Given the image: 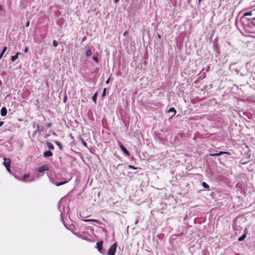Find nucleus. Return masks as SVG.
Returning <instances> with one entry per match:
<instances>
[{
	"instance_id": "36",
	"label": "nucleus",
	"mask_w": 255,
	"mask_h": 255,
	"mask_svg": "<svg viewBox=\"0 0 255 255\" xmlns=\"http://www.w3.org/2000/svg\"><path fill=\"white\" fill-rule=\"evenodd\" d=\"M2 9V7L1 5H0V10H1Z\"/></svg>"
},
{
	"instance_id": "19",
	"label": "nucleus",
	"mask_w": 255,
	"mask_h": 255,
	"mask_svg": "<svg viewBox=\"0 0 255 255\" xmlns=\"http://www.w3.org/2000/svg\"><path fill=\"white\" fill-rule=\"evenodd\" d=\"M53 46H54V47H57V46H58V42H57V41H56V40H54L53 41Z\"/></svg>"
},
{
	"instance_id": "16",
	"label": "nucleus",
	"mask_w": 255,
	"mask_h": 255,
	"mask_svg": "<svg viewBox=\"0 0 255 255\" xmlns=\"http://www.w3.org/2000/svg\"><path fill=\"white\" fill-rule=\"evenodd\" d=\"M97 93H96L92 97V100L95 102V103H96L97 100Z\"/></svg>"
},
{
	"instance_id": "18",
	"label": "nucleus",
	"mask_w": 255,
	"mask_h": 255,
	"mask_svg": "<svg viewBox=\"0 0 255 255\" xmlns=\"http://www.w3.org/2000/svg\"><path fill=\"white\" fill-rule=\"evenodd\" d=\"M86 54L87 56H90L92 54V51L90 50H88L86 51Z\"/></svg>"
},
{
	"instance_id": "22",
	"label": "nucleus",
	"mask_w": 255,
	"mask_h": 255,
	"mask_svg": "<svg viewBox=\"0 0 255 255\" xmlns=\"http://www.w3.org/2000/svg\"><path fill=\"white\" fill-rule=\"evenodd\" d=\"M93 59L96 62L98 61V58L97 56L93 57Z\"/></svg>"
},
{
	"instance_id": "32",
	"label": "nucleus",
	"mask_w": 255,
	"mask_h": 255,
	"mask_svg": "<svg viewBox=\"0 0 255 255\" xmlns=\"http://www.w3.org/2000/svg\"><path fill=\"white\" fill-rule=\"evenodd\" d=\"M67 97L66 96L64 97V102L65 103L66 102Z\"/></svg>"
},
{
	"instance_id": "15",
	"label": "nucleus",
	"mask_w": 255,
	"mask_h": 255,
	"mask_svg": "<svg viewBox=\"0 0 255 255\" xmlns=\"http://www.w3.org/2000/svg\"><path fill=\"white\" fill-rule=\"evenodd\" d=\"M253 14L252 11L246 12L244 13L243 16L245 17L247 16L252 15Z\"/></svg>"
},
{
	"instance_id": "11",
	"label": "nucleus",
	"mask_w": 255,
	"mask_h": 255,
	"mask_svg": "<svg viewBox=\"0 0 255 255\" xmlns=\"http://www.w3.org/2000/svg\"><path fill=\"white\" fill-rule=\"evenodd\" d=\"M52 153L51 151H46L44 153V155L46 157V156H51L52 155Z\"/></svg>"
},
{
	"instance_id": "35",
	"label": "nucleus",
	"mask_w": 255,
	"mask_h": 255,
	"mask_svg": "<svg viewBox=\"0 0 255 255\" xmlns=\"http://www.w3.org/2000/svg\"><path fill=\"white\" fill-rule=\"evenodd\" d=\"M128 31H125V32L124 33V35H126L128 34Z\"/></svg>"
},
{
	"instance_id": "21",
	"label": "nucleus",
	"mask_w": 255,
	"mask_h": 255,
	"mask_svg": "<svg viewBox=\"0 0 255 255\" xmlns=\"http://www.w3.org/2000/svg\"><path fill=\"white\" fill-rule=\"evenodd\" d=\"M29 176V174H25L23 176V180H24L26 178H28Z\"/></svg>"
},
{
	"instance_id": "20",
	"label": "nucleus",
	"mask_w": 255,
	"mask_h": 255,
	"mask_svg": "<svg viewBox=\"0 0 255 255\" xmlns=\"http://www.w3.org/2000/svg\"><path fill=\"white\" fill-rule=\"evenodd\" d=\"M128 168L129 169H137V167H134V166H132V165H129L128 166Z\"/></svg>"
},
{
	"instance_id": "27",
	"label": "nucleus",
	"mask_w": 255,
	"mask_h": 255,
	"mask_svg": "<svg viewBox=\"0 0 255 255\" xmlns=\"http://www.w3.org/2000/svg\"><path fill=\"white\" fill-rule=\"evenodd\" d=\"M29 23H30V21L28 20L25 24L26 27H28L29 25Z\"/></svg>"
},
{
	"instance_id": "24",
	"label": "nucleus",
	"mask_w": 255,
	"mask_h": 255,
	"mask_svg": "<svg viewBox=\"0 0 255 255\" xmlns=\"http://www.w3.org/2000/svg\"><path fill=\"white\" fill-rule=\"evenodd\" d=\"M46 126L48 128H50L51 126H52V124L51 123H47L46 124Z\"/></svg>"
},
{
	"instance_id": "4",
	"label": "nucleus",
	"mask_w": 255,
	"mask_h": 255,
	"mask_svg": "<svg viewBox=\"0 0 255 255\" xmlns=\"http://www.w3.org/2000/svg\"><path fill=\"white\" fill-rule=\"evenodd\" d=\"M103 241H101V242H98V243L96 244L97 249H98V250L100 252H101V251H102V248H103Z\"/></svg>"
},
{
	"instance_id": "34",
	"label": "nucleus",
	"mask_w": 255,
	"mask_h": 255,
	"mask_svg": "<svg viewBox=\"0 0 255 255\" xmlns=\"http://www.w3.org/2000/svg\"><path fill=\"white\" fill-rule=\"evenodd\" d=\"M157 37H158V39H160L161 38V35L159 34H157Z\"/></svg>"
},
{
	"instance_id": "38",
	"label": "nucleus",
	"mask_w": 255,
	"mask_h": 255,
	"mask_svg": "<svg viewBox=\"0 0 255 255\" xmlns=\"http://www.w3.org/2000/svg\"><path fill=\"white\" fill-rule=\"evenodd\" d=\"M55 143L58 144V143H60L58 141H56Z\"/></svg>"
},
{
	"instance_id": "8",
	"label": "nucleus",
	"mask_w": 255,
	"mask_h": 255,
	"mask_svg": "<svg viewBox=\"0 0 255 255\" xmlns=\"http://www.w3.org/2000/svg\"><path fill=\"white\" fill-rule=\"evenodd\" d=\"M85 222H95L97 223H99L100 221L97 219H86L84 220Z\"/></svg>"
},
{
	"instance_id": "9",
	"label": "nucleus",
	"mask_w": 255,
	"mask_h": 255,
	"mask_svg": "<svg viewBox=\"0 0 255 255\" xmlns=\"http://www.w3.org/2000/svg\"><path fill=\"white\" fill-rule=\"evenodd\" d=\"M20 54L19 52H17L15 55L12 56L11 57V60L12 62H14L18 57V55Z\"/></svg>"
},
{
	"instance_id": "1",
	"label": "nucleus",
	"mask_w": 255,
	"mask_h": 255,
	"mask_svg": "<svg viewBox=\"0 0 255 255\" xmlns=\"http://www.w3.org/2000/svg\"><path fill=\"white\" fill-rule=\"evenodd\" d=\"M117 244L115 243L112 245L108 252V255H115L116 249H117Z\"/></svg>"
},
{
	"instance_id": "37",
	"label": "nucleus",
	"mask_w": 255,
	"mask_h": 255,
	"mask_svg": "<svg viewBox=\"0 0 255 255\" xmlns=\"http://www.w3.org/2000/svg\"><path fill=\"white\" fill-rule=\"evenodd\" d=\"M119 0H115V2L117 3Z\"/></svg>"
},
{
	"instance_id": "25",
	"label": "nucleus",
	"mask_w": 255,
	"mask_h": 255,
	"mask_svg": "<svg viewBox=\"0 0 255 255\" xmlns=\"http://www.w3.org/2000/svg\"><path fill=\"white\" fill-rule=\"evenodd\" d=\"M28 51V47H25V48H24V51L25 53H27Z\"/></svg>"
},
{
	"instance_id": "26",
	"label": "nucleus",
	"mask_w": 255,
	"mask_h": 255,
	"mask_svg": "<svg viewBox=\"0 0 255 255\" xmlns=\"http://www.w3.org/2000/svg\"><path fill=\"white\" fill-rule=\"evenodd\" d=\"M49 145V148L51 149H54V147L53 146V144H48Z\"/></svg>"
},
{
	"instance_id": "14",
	"label": "nucleus",
	"mask_w": 255,
	"mask_h": 255,
	"mask_svg": "<svg viewBox=\"0 0 255 255\" xmlns=\"http://www.w3.org/2000/svg\"><path fill=\"white\" fill-rule=\"evenodd\" d=\"M168 112H173V116H174L176 113V110L174 109V108H171L169 109L168 110Z\"/></svg>"
},
{
	"instance_id": "7",
	"label": "nucleus",
	"mask_w": 255,
	"mask_h": 255,
	"mask_svg": "<svg viewBox=\"0 0 255 255\" xmlns=\"http://www.w3.org/2000/svg\"><path fill=\"white\" fill-rule=\"evenodd\" d=\"M0 114L2 116H4L7 114V110L5 107H2L0 111Z\"/></svg>"
},
{
	"instance_id": "6",
	"label": "nucleus",
	"mask_w": 255,
	"mask_h": 255,
	"mask_svg": "<svg viewBox=\"0 0 255 255\" xmlns=\"http://www.w3.org/2000/svg\"><path fill=\"white\" fill-rule=\"evenodd\" d=\"M120 147H121V149L122 150V151L126 154H127V155H129V154L128 152V151L127 150V149L126 148V147L123 145V144H121L120 145Z\"/></svg>"
},
{
	"instance_id": "3",
	"label": "nucleus",
	"mask_w": 255,
	"mask_h": 255,
	"mask_svg": "<svg viewBox=\"0 0 255 255\" xmlns=\"http://www.w3.org/2000/svg\"><path fill=\"white\" fill-rule=\"evenodd\" d=\"M3 165L5 167H8L9 166H10V159L9 158H4Z\"/></svg>"
},
{
	"instance_id": "10",
	"label": "nucleus",
	"mask_w": 255,
	"mask_h": 255,
	"mask_svg": "<svg viewBox=\"0 0 255 255\" xmlns=\"http://www.w3.org/2000/svg\"><path fill=\"white\" fill-rule=\"evenodd\" d=\"M247 237V233L244 234L241 237L238 239L239 241H244Z\"/></svg>"
},
{
	"instance_id": "17",
	"label": "nucleus",
	"mask_w": 255,
	"mask_h": 255,
	"mask_svg": "<svg viewBox=\"0 0 255 255\" xmlns=\"http://www.w3.org/2000/svg\"><path fill=\"white\" fill-rule=\"evenodd\" d=\"M202 185L205 188H209V186L205 182H202Z\"/></svg>"
},
{
	"instance_id": "13",
	"label": "nucleus",
	"mask_w": 255,
	"mask_h": 255,
	"mask_svg": "<svg viewBox=\"0 0 255 255\" xmlns=\"http://www.w3.org/2000/svg\"><path fill=\"white\" fill-rule=\"evenodd\" d=\"M7 50V47H4L3 48V49L0 54V59L2 58L3 54L5 52V51H6Z\"/></svg>"
},
{
	"instance_id": "30",
	"label": "nucleus",
	"mask_w": 255,
	"mask_h": 255,
	"mask_svg": "<svg viewBox=\"0 0 255 255\" xmlns=\"http://www.w3.org/2000/svg\"><path fill=\"white\" fill-rule=\"evenodd\" d=\"M57 145L59 146V148H60L61 150H62V149H63L62 144H57Z\"/></svg>"
},
{
	"instance_id": "33",
	"label": "nucleus",
	"mask_w": 255,
	"mask_h": 255,
	"mask_svg": "<svg viewBox=\"0 0 255 255\" xmlns=\"http://www.w3.org/2000/svg\"><path fill=\"white\" fill-rule=\"evenodd\" d=\"M3 122H0V127L1 126H2L3 125Z\"/></svg>"
},
{
	"instance_id": "23",
	"label": "nucleus",
	"mask_w": 255,
	"mask_h": 255,
	"mask_svg": "<svg viewBox=\"0 0 255 255\" xmlns=\"http://www.w3.org/2000/svg\"><path fill=\"white\" fill-rule=\"evenodd\" d=\"M106 89L104 88V89L103 90V92L102 93V96L103 97H104L106 95Z\"/></svg>"
},
{
	"instance_id": "39",
	"label": "nucleus",
	"mask_w": 255,
	"mask_h": 255,
	"mask_svg": "<svg viewBox=\"0 0 255 255\" xmlns=\"http://www.w3.org/2000/svg\"><path fill=\"white\" fill-rule=\"evenodd\" d=\"M202 0H199L198 1L200 2Z\"/></svg>"
},
{
	"instance_id": "28",
	"label": "nucleus",
	"mask_w": 255,
	"mask_h": 255,
	"mask_svg": "<svg viewBox=\"0 0 255 255\" xmlns=\"http://www.w3.org/2000/svg\"><path fill=\"white\" fill-rule=\"evenodd\" d=\"M10 166H8V167H5V168H6V169H7V171H8V172H9V173H10V172H11L10 168Z\"/></svg>"
},
{
	"instance_id": "31",
	"label": "nucleus",
	"mask_w": 255,
	"mask_h": 255,
	"mask_svg": "<svg viewBox=\"0 0 255 255\" xmlns=\"http://www.w3.org/2000/svg\"><path fill=\"white\" fill-rule=\"evenodd\" d=\"M110 78H109L106 82V84H109L110 83Z\"/></svg>"
},
{
	"instance_id": "2",
	"label": "nucleus",
	"mask_w": 255,
	"mask_h": 255,
	"mask_svg": "<svg viewBox=\"0 0 255 255\" xmlns=\"http://www.w3.org/2000/svg\"><path fill=\"white\" fill-rule=\"evenodd\" d=\"M48 170H49V167H48V165H46V164L43 165L42 166H41L39 168H38V172L39 173H42L43 171H48Z\"/></svg>"
},
{
	"instance_id": "29",
	"label": "nucleus",
	"mask_w": 255,
	"mask_h": 255,
	"mask_svg": "<svg viewBox=\"0 0 255 255\" xmlns=\"http://www.w3.org/2000/svg\"><path fill=\"white\" fill-rule=\"evenodd\" d=\"M248 20L253 21L254 20H255V17L253 18H247Z\"/></svg>"
},
{
	"instance_id": "40",
	"label": "nucleus",
	"mask_w": 255,
	"mask_h": 255,
	"mask_svg": "<svg viewBox=\"0 0 255 255\" xmlns=\"http://www.w3.org/2000/svg\"><path fill=\"white\" fill-rule=\"evenodd\" d=\"M83 143L85 144L86 143L84 141H83Z\"/></svg>"
},
{
	"instance_id": "12",
	"label": "nucleus",
	"mask_w": 255,
	"mask_h": 255,
	"mask_svg": "<svg viewBox=\"0 0 255 255\" xmlns=\"http://www.w3.org/2000/svg\"><path fill=\"white\" fill-rule=\"evenodd\" d=\"M67 182H68L67 181H63V182H56L55 183V184L57 186H59L62 185L66 184V183H67Z\"/></svg>"
},
{
	"instance_id": "5",
	"label": "nucleus",
	"mask_w": 255,
	"mask_h": 255,
	"mask_svg": "<svg viewBox=\"0 0 255 255\" xmlns=\"http://www.w3.org/2000/svg\"><path fill=\"white\" fill-rule=\"evenodd\" d=\"M223 154H229V153L227 152L220 151L218 153H211L210 155L211 156H214L220 155Z\"/></svg>"
}]
</instances>
